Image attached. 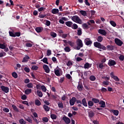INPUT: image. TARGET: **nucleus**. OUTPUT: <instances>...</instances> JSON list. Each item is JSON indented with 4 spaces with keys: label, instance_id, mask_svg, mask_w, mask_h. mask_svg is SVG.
<instances>
[{
    "label": "nucleus",
    "instance_id": "f257e3e1",
    "mask_svg": "<svg viewBox=\"0 0 124 124\" xmlns=\"http://www.w3.org/2000/svg\"><path fill=\"white\" fill-rule=\"evenodd\" d=\"M93 46L96 48H98V49H102V50H107L106 47L103 45L101 44L100 43L98 42H95L93 43Z\"/></svg>",
    "mask_w": 124,
    "mask_h": 124
},
{
    "label": "nucleus",
    "instance_id": "f03ea898",
    "mask_svg": "<svg viewBox=\"0 0 124 124\" xmlns=\"http://www.w3.org/2000/svg\"><path fill=\"white\" fill-rule=\"evenodd\" d=\"M72 21L78 24H82V20L78 16H74L71 18Z\"/></svg>",
    "mask_w": 124,
    "mask_h": 124
},
{
    "label": "nucleus",
    "instance_id": "7ed1b4c3",
    "mask_svg": "<svg viewBox=\"0 0 124 124\" xmlns=\"http://www.w3.org/2000/svg\"><path fill=\"white\" fill-rule=\"evenodd\" d=\"M61 71L62 69L59 68V66H57V68L54 69V73L55 75H56V76H61V74H62V73H61Z\"/></svg>",
    "mask_w": 124,
    "mask_h": 124
},
{
    "label": "nucleus",
    "instance_id": "20e7f679",
    "mask_svg": "<svg viewBox=\"0 0 124 124\" xmlns=\"http://www.w3.org/2000/svg\"><path fill=\"white\" fill-rule=\"evenodd\" d=\"M114 42L115 44L117 45L118 46H122L124 44V42H123V41L120 40V39L118 38H115L114 39Z\"/></svg>",
    "mask_w": 124,
    "mask_h": 124
},
{
    "label": "nucleus",
    "instance_id": "39448f33",
    "mask_svg": "<svg viewBox=\"0 0 124 124\" xmlns=\"http://www.w3.org/2000/svg\"><path fill=\"white\" fill-rule=\"evenodd\" d=\"M84 43L85 45L89 46V45H92V44H93V41H92L90 38H86L84 40Z\"/></svg>",
    "mask_w": 124,
    "mask_h": 124
},
{
    "label": "nucleus",
    "instance_id": "423d86ee",
    "mask_svg": "<svg viewBox=\"0 0 124 124\" xmlns=\"http://www.w3.org/2000/svg\"><path fill=\"white\" fill-rule=\"evenodd\" d=\"M0 88L1 91H2V92H4V93H9V88L7 87H5L2 85L0 86Z\"/></svg>",
    "mask_w": 124,
    "mask_h": 124
},
{
    "label": "nucleus",
    "instance_id": "0eeeda50",
    "mask_svg": "<svg viewBox=\"0 0 124 124\" xmlns=\"http://www.w3.org/2000/svg\"><path fill=\"white\" fill-rule=\"evenodd\" d=\"M43 68L46 73H49L50 72V68H49V66H48V65L44 64L43 66Z\"/></svg>",
    "mask_w": 124,
    "mask_h": 124
},
{
    "label": "nucleus",
    "instance_id": "6e6552de",
    "mask_svg": "<svg viewBox=\"0 0 124 124\" xmlns=\"http://www.w3.org/2000/svg\"><path fill=\"white\" fill-rule=\"evenodd\" d=\"M76 101H77V99L75 98V97H73L72 99L70 100V105L73 106V105L75 104Z\"/></svg>",
    "mask_w": 124,
    "mask_h": 124
},
{
    "label": "nucleus",
    "instance_id": "1a4fd4ad",
    "mask_svg": "<svg viewBox=\"0 0 124 124\" xmlns=\"http://www.w3.org/2000/svg\"><path fill=\"white\" fill-rule=\"evenodd\" d=\"M77 45L78 46H79V47H83V42H82V40L80 39H78L77 40Z\"/></svg>",
    "mask_w": 124,
    "mask_h": 124
},
{
    "label": "nucleus",
    "instance_id": "9d476101",
    "mask_svg": "<svg viewBox=\"0 0 124 124\" xmlns=\"http://www.w3.org/2000/svg\"><path fill=\"white\" fill-rule=\"evenodd\" d=\"M108 64L109 66H113V65H115L117 64V62L112 60H109L108 61Z\"/></svg>",
    "mask_w": 124,
    "mask_h": 124
},
{
    "label": "nucleus",
    "instance_id": "9b49d317",
    "mask_svg": "<svg viewBox=\"0 0 124 124\" xmlns=\"http://www.w3.org/2000/svg\"><path fill=\"white\" fill-rule=\"evenodd\" d=\"M63 121H64L65 124H70V119L68 118V117L66 116H64L62 118Z\"/></svg>",
    "mask_w": 124,
    "mask_h": 124
},
{
    "label": "nucleus",
    "instance_id": "f8f14e48",
    "mask_svg": "<svg viewBox=\"0 0 124 124\" xmlns=\"http://www.w3.org/2000/svg\"><path fill=\"white\" fill-rule=\"evenodd\" d=\"M98 33H100V34H102V35H106V34H107V32H106V31L103 29H99L98 31Z\"/></svg>",
    "mask_w": 124,
    "mask_h": 124
},
{
    "label": "nucleus",
    "instance_id": "ddd939ff",
    "mask_svg": "<svg viewBox=\"0 0 124 124\" xmlns=\"http://www.w3.org/2000/svg\"><path fill=\"white\" fill-rule=\"evenodd\" d=\"M99 105H101L100 107H101V108H105V107H106V104H105V102L103 100H101L99 102Z\"/></svg>",
    "mask_w": 124,
    "mask_h": 124
},
{
    "label": "nucleus",
    "instance_id": "4468645a",
    "mask_svg": "<svg viewBox=\"0 0 124 124\" xmlns=\"http://www.w3.org/2000/svg\"><path fill=\"white\" fill-rule=\"evenodd\" d=\"M81 104L85 107H88V103H87V100L86 98H84L81 101Z\"/></svg>",
    "mask_w": 124,
    "mask_h": 124
},
{
    "label": "nucleus",
    "instance_id": "2eb2a0df",
    "mask_svg": "<svg viewBox=\"0 0 124 124\" xmlns=\"http://www.w3.org/2000/svg\"><path fill=\"white\" fill-rule=\"evenodd\" d=\"M29 60H30V57L28 55H25L22 60V62H29Z\"/></svg>",
    "mask_w": 124,
    "mask_h": 124
},
{
    "label": "nucleus",
    "instance_id": "dca6fc26",
    "mask_svg": "<svg viewBox=\"0 0 124 124\" xmlns=\"http://www.w3.org/2000/svg\"><path fill=\"white\" fill-rule=\"evenodd\" d=\"M35 31L38 33L41 32L43 31V27H36L35 28Z\"/></svg>",
    "mask_w": 124,
    "mask_h": 124
},
{
    "label": "nucleus",
    "instance_id": "f3484780",
    "mask_svg": "<svg viewBox=\"0 0 124 124\" xmlns=\"http://www.w3.org/2000/svg\"><path fill=\"white\" fill-rule=\"evenodd\" d=\"M65 24L66 26H67V27H69V28H71L72 27V25H73V23L71 21H67Z\"/></svg>",
    "mask_w": 124,
    "mask_h": 124
},
{
    "label": "nucleus",
    "instance_id": "a211bd4d",
    "mask_svg": "<svg viewBox=\"0 0 124 124\" xmlns=\"http://www.w3.org/2000/svg\"><path fill=\"white\" fill-rule=\"evenodd\" d=\"M106 48L108 51H113L114 50V46L112 45H108Z\"/></svg>",
    "mask_w": 124,
    "mask_h": 124
},
{
    "label": "nucleus",
    "instance_id": "6ab92c4d",
    "mask_svg": "<svg viewBox=\"0 0 124 124\" xmlns=\"http://www.w3.org/2000/svg\"><path fill=\"white\" fill-rule=\"evenodd\" d=\"M77 89L78 91L81 92L83 89V84H82V83H78Z\"/></svg>",
    "mask_w": 124,
    "mask_h": 124
},
{
    "label": "nucleus",
    "instance_id": "aec40b11",
    "mask_svg": "<svg viewBox=\"0 0 124 124\" xmlns=\"http://www.w3.org/2000/svg\"><path fill=\"white\" fill-rule=\"evenodd\" d=\"M43 108L46 112H49V111H50V107H48L46 105H44Z\"/></svg>",
    "mask_w": 124,
    "mask_h": 124
},
{
    "label": "nucleus",
    "instance_id": "412c9836",
    "mask_svg": "<svg viewBox=\"0 0 124 124\" xmlns=\"http://www.w3.org/2000/svg\"><path fill=\"white\" fill-rule=\"evenodd\" d=\"M88 104L89 108H91V107H93V106L94 105V104L93 103V101H89L88 102Z\"/></svg>",
    "mask_w": 124,
    "mask_h": 124
},
{
    "label": "nucleus",
    "instance_id": "4be33fe9",
    "mask_svg": "<svg viewBox=\"0 0 124 124\" xmlns=\"http://www.w3.org/2000/svg\"><path fill=\"white\" fill-rule=\"evenodd\" d=\"M82 28L84 30H88V29H90V26H89L87 23H84L82 24Z\"/></svg>",
    "mask_w": 124,
    "mask_h": 124
},
{
    "label": "nucleus",
    "instance_id": "5701e85b",
    "mask_svg": "<svg viewBox=\"0 0 124 124\" xmlns=\"http://www.w3.org/2000/svg\"><path fill=\"white\" fill-rule=\"evenodd\" d=\"M51 13L52 14H57V13H59V9H53L51 10Z\"/></svg>",
    "mask_w": 124,
    "mask_h": 124
},
{
    "label": "nucleus",
    "instance_id": "b1692460",
    "mask_svg": "<svg viewBox=\"0 0 124 124\" xmlns=\"http://www.w3.org/2000/svg\"><path fill=\"white\" fill-rule=\"evenodd\" d=\"M31 89H27L25 91V94H30V93H31Z\"/></svg>",
    "mask_w": 124,
    "mask_h": 124
},
{
    "label": "nucleus",
    "instance_id": "393cba45",
    "mask_svg": "<svg viewBox=\"0 0 124 124\" xmlns=\"http://www.w3.org/2000/svg\"><path fill=\"white\" fill-rule=\"evenodd\" d=\"M27 88H28V89H32L33 88V84L31 82L29 83L26 85Z\"/></svg>",
    "mask_w": 124,
    "mask_h": 124
},
{
    "label": "nucleus",
    "instance_id": "a878e982",
    "mask_svg": "<svg viewBox=\"0 0 124 124\" xmlns=\"http://www.w3.org/2000/svg\"><path fill=\"white\" fill-rule=\"evenodd\" d=\"M83 32H82V29L78 28V30L77 34L78 35V36H80V35H82V34Z\"/></svg>",
    "mask_w": 124,
    "mask_h": 124
},
{
    "label": "nucleus",
    "instance_id": "bb28decb",
    "mask_svg": "<svg viewBox=\"0 0 124 124\" xmlns=\"http://www.w3.org/2000/svg\"><path fill=\"white\" fill-rule=\"evenodd\" d=\"M97 40L98 42H102V41H103V37L101 36H99L97 37Z\"/></svg>",
    "mask_w": 124,
    "mask_h": 124
},
{
    "label": "nucleus",
    "instance_id": "cd10ccee",
    "mask_svg": "<svg viewBox=\"0 0 124 124\" xmlns=\"http://www.w3.org/2000/svg\"><path fill=\"white\" fill-rule=\"evenodd\" d=\"M92 100L93 103H99V102L100 101H99V99L95 98H92Z\"/></svg>",
    "mask_w": 124,
    "mask_h": 124
},
{
    "label": "nucleus",
    "instance_id": "c85d7f7f",
    "mask_svg": "<svg viewBox=\"0 0 124 124\" xmlns=\"http://www.w3.org/2000/svg\"><path fill=\"white\" fill-rule=\"evenodd\" d=\"M89 117L90 118H93L94 117V113L93 111H91L88 113Z\"/></svg>",
    "mask_w": 124,
    "mask_h": 124
},
{
    "label": "nucleus",
    "instance_id": "c756f323",
    "mask_svg": "<svg viewBox=\"0 0 124 124\" xmlns=\"http://www.w3.org/2000/svg\"><path fill=\"white\" fill-rule=\"evenodd\" d=\"M79 12L82 16H87V12L86 11L80 10Z\"/></svg>",
    "mask_w": 124,
    "mask_h": 124
},
{
    "label": "nucleus",
    "instance_id": "7c9ffc66",
    "mask_svg": "<svg viewBox=\"0 0 124 124\" xmlns=\"http://www.w3.org/2000/svg\"><path fill=\"white\" fill-rule=\"evenodd\" d=\"M35 104L37 106H40L41 105V102H40L39 100H36L35 101Z\"/></svg>",
    "mask_w": 124,
    "mask_h": 124
},
{
    "label": "nucleus",
    "instance_id": "2f4dec72",
    "mask_svg": "<svg viewBox=\"0 0 124 124\" xmlns=\"http://www.w3.org/2000/svg\"><path fill=\"white\" fill-rule=\"evenodd\" d=\"M25 120L27 121V122H28V123H30V124H32V120L30 117H27V118H25Z\"/></svg>",
    "mask_w": 124,
    "mask_h": 124
},
{
    "label": "nucleus",
    "instance_id": "473e14b6",
    "mask_svg": "<svg viewBox=\"0 0 124 124\" xmlns=\"http://www.w3.org/2000/svg\"><path fill=\"white\" fill-rule=\"evenodd\" d=\"M12 107L14 111H16V112H19V109H18V108L16 105H13Z\"/></svg>",
    "mask_w": 124,
    "mask_h": 124
},
{
    "label": "nucleus",
    "instance_id": "72a5a7b5",
    "mask_svg": "<svg viewBox=\"0 0 124 124\" xmlns=\"http://www.w3.org/2000/svg\"><path fill=\"white\" fill-rule=\"evenodd\" d=\"M50 118L52 120H57V115L55 114H51L50 115Z\"/></svg>",
    "mask_w": 124,
    "mask_h": 124
},
{
    "label": "nucleus",
    "instance_id": "f704fd0d",
    "mask_svg": "<svg viewBox=\"0 0 124 124\" xmlns=\"http://www.w3.org/2000/svg\"><path fill=\"white\" fill-rule=\"evenodd\" d=\"M42 62H43L44 63L49 64V63L48 62V59H47V58H43V59L42 60Z\"/></svg>",
    "mask_w": 124,
    "mask_h": 124
},
{
    "label": "nucleus",
    "instance_id": "c9c22d12",
    "mask_svg": "<svg viewBox=\"0 0 124 124\" xmlns=\"http://www.w3.org/2000/svg\"><path fill=\"white\" fill-rule=\"evenodd\" d=\"M12 75L14 78H15L16 79L18 78V74H17V73L14 72L12 73Z\"/></svg>",
    "mask_w": 124,
    "mask_h": 124
},
{
    "label": "nucleus",
    "instance_id": "e433bc0d",
    "mask_svg": "<svg viewBox=\"0 0 124 124\" xmlns=\"http://www.w3.org/2000/svg\"><path fill=\"white\" fill-rule=\"evenodd\" d=\"M37 93L39 97H42V96H43V94H42V92H41L40 91L38 90L37 91Z\"/></svg>",
    "mask_w": 124,
    "mask_h": 124
},
{
    "label": "nucleus",
    "instance_id": "4c0bfd02",
    "mask_svg": "<svg viewBox=\"0 0 124 124\" xmlns=\"http://www.w3.org/2000/svg\"><path fill=\"white\" fill-rule=\"evenodd\" d=\"M50 36L55 38V37H57V34L55 32L51 31L50 32Z\"/></svg>",
    "mask_w": 124,
    "mask_h": 124
},
{
    "label": "nucleus",
    "instance_id": "58836bf2",
    "mask_svg": "<svg viewBox=\"0 0 124 124\" xmlns=\"http://www.w3.org/2000/svg\"><path fill=\"white\" fill-rule=\"evenodd\" d=\"M72 29L73 30H77V29H78V25L75 23L73 24L72 26Z\"/></svg>",
    "mask_w": 124,
    "mask_h": 124
},
{
    "label": "nucleus",
    "instance_id": "ea45409f",
    "mask_svg": "<svg viewBox=\"0 0 124 124\" xmlns=\"http://www.w3.org/2000/svg\"><path fill=\"white\" fill-rule=\"evenodd\" d=\"M58 105L59 108H63V104L62 103V102H58Z\"/></svg>",
    "mask_w": 124,
    "mask_h": 124
},
{
    "label": "nucleus",
    "instance_id": "a19ab883",
    "mask_svg": "<svg viewBox=\"0 0 124 124\" xmlns=\"http://www.w3.org/2000/svg\"><path fill=\"white\" fill-rule=\"evenodd\" d=\"M46 16H47V15L40 14L38 16V17L39 18H45V17L46 18Z\"/></svg>",
    "mask_w": 124,
    "mask_h": 124
},
{
    "label": "nucleus",
    "instance_id": "79ce46f5",
    "mask_svg": "<svg viewBox=\"0 0 124 124\" xmlns=\"http://www.w3.org/2000/svg\"><path fill=\"white\" fill-rule=\"evenodd\" d=\"M109 23H110V25H111V26H112V27H116V26H117V24L116 23V22H115L113 20H110Z\"/></svg>",
    "mask_w": 124,
    "mask_h": 124
},
{
    "label": "nucleus",
    "instance_id": "37998d69",
    "mask_svg": "<svg viewBox=\"0 0 124 124\" xmlns=\"http://www.w3.org/2000/svg\"><path fill=\"white\" fill-rule=\"evenodd\" d=\"M41 89L43 91V92H44V93H46V91H47V89H46V87L44 85H42L41 86Z\"/></svg>",
    "mask_w": 124,
    "mask_h": 124
},
{
    "label": "nucleus",
    "instance_id": "c03bdc74",
    "mask_svg": "<svg viewBox=\"0 0 124 124\" xmlns=\"http://www.w3.org/2000/svg\"><path fill=\"white\" fill-rule=\"evenodd\" d=\"M64 50L65 51V52H70V51H71V49H70V48H69V47L68 46H66L64 48Z\"/></svg>",
    "mask_w": 124,
    "mask_h": 124
},
{
    "label": "nucleus",
    "instance_id": "a18cd8bd",
    "mask_svg": "<svg viewBox=\"0 0 124 124\" xmlns=\"http://www.w3.org/2000/svg\"><path fill=\"white\" fill-rule=\"evenodd\" d=\"M90 67H91V66H90V63H89V62H86L84 64V68H85V69L87 68H90Z\"/></svg>",
    "mask_w": 124,
    "mask_h": 124
},
{
    "label": "nucleus",
    "instance_id": "49530a36",
    "mask_svg": "<svg viewBox=\"0 0 124 124\" xmlns=\"http://www.w3.org/2000/svg\"><path fill=\"white\" fill-rule=\"evenodd\" d=\"M95 79H96V78L94 77V76H91L90 77V80L91 81H95Z\"/></svg>",
    "mask_w": 124,
    "mask_h": 124
},
{
    "label": "nucleus",
    "instance_id": "de8ad7c7",
    "mask_svg": "<svg viewBox=\"0 0 124 124\" xmlns=\"http://www.w3.org/2000/svg\"><path fill=\"white\" fill-rule=\"evenodd\" d=\"M112 112L115 116H118V115H119V110H113Z\"/></svg>",
    "mask_w": 124,
    "mask_h": 124
},
{
    "label": "nucleus",
    "instance_id": "09e8293b",
    "mask_svg": "<svg viewBox=\"0 0 124 124\" xmlns=\"http://www.w3.org/2000/svg\"><path fill=\"white\" fill-rule=\"evenodd\" d=\"M67 35H68V34H66V33L62 34H61V37H62V38H64V39H65V38L67 37Z\"/></svg>",
    "mask_w": 124,
    "mask_h": 124
},
{
    "label": "nucleus",
    "instance_id": "8fccbe9b",
    "mask_svg": "<svg viewBox=\"0 0 124 124\" xmlns=\"http://www.w3.org/2000/svg\"><path fill=\"white\" fill-rule=\"evenodd\" d=\"M31 118H32L33 121H34V122H35L36 124H39V121H38V120H37L36 119V118H34V117H33V116L31 115Z\"/></svg>",
    "mask_w": 124,
    "mask_h": 124
},
{
    "label": "nucleus",
    "instance_id": "3c124183",
    "mask_svg": "<svg viewBox=\"0 0 124 124\" xmlns=\"http://www.w3.org/2000/svg\"><path fill=\"white\" fill-rule=\"evenodd\" d=\"M19 124H26V121L23 119H21L19 120Z\"/></svg>",
    "mask_w": 124,
    "mask_h": 124
},
{
    "label": "nucleus",
    "instance_id": "603ef678",
    "mask_svg": "<svg viewBox=\"0 0 124 124\" xmlns=\"http://www.w3.org/2000/svg\"><path fill=\"white\" fill-rule=\"evenodd\" d=\"M67 43L71 46L73 47L74 46V43L72 42L71 41H68Z\"/></svg>",
    "mask_w": 124,
    "mask_h": 124
},
{
    "label": "nucleus",
    "instance_id": "864d4df0",
    "mask_svg": "<svg viewBox=\"0 0 124 124\" xmlns=\"http://www.w3.org/2000/svg\"><path fill=\"white\" fill-rule=\"evenodd\" d=\"M9 33L10 36H12V37H15V33H14L13 32L9 31Z\"/></svg>",
    "mask_w": 124,
    "mask_h": 124
},
{
    "label": "nucleus",
    "instance_id": "5fc2aeb1",
    "mask_svg": "<svg viewBox=\"0 0 124 124\" xmlns=\"http://www.w3.org/2000/svg\"><path fill=\"white\" fill-rule=\"evenodd\" d=\"M26 47H32V44L30 43H27L25 45Z\"/></svg>",
    "mask_w": 124,
    "mask_h": 124
},
{
    "label": "nucleus",
    "instance_id": "6e6d98bb",
    "mask_svg": "<svg viewBox=\"0 0 124 124\" xmlns=\"http://www.w3.org/2000/svg\"><path fill=\"white\" fill-rule=\"evenodd\" d=\"M42 120L45 123H48V121H49V119H48V118L47 117H44Z\"/></svg>",
    "mask_w": 124,
    "mask_h": 124
},
{
    "label": "nucleus",
    "instance_id": "4d7b16f0",
    "mask_svg": "<svg viewBox=\"0 0 124 124\" xmlns=\"http://www.w3.org/2000/svg\"><path fill=\"white\" fill-rule=\"evenodd\" d=\"M32 70H37V69H38V66H36V65H32Z\"/></svg>",
    "mask_w": 124,
    "mask_h": 124
},
{
    "label": "nucleus",
    "instance_id": "13d9d810",
    "mask_svg": "<svg viewBox=\"0 0 124 124\" xmlns=\"http://www.w3.org/2000/svg\"><path fill=\"white\" fill-rule=\"evenodd\" d=\"M15 37H16V36H17L18 37H19V36H20L21 35V32H16L15 33Z\"/></svg>",
    "mask_w": 124,
    "mask_h": 124
},
{
    "label": "nucleus",
    "instance_id": "bf43d9fd",
    "mask_svg": "<svg viewBox=\"0 0 124 124\" xmlns=\"http://www.w3.org/2000/svg\"><path fill=\"white\" fill-rule=\"evenodd\" d=\"M52 54V52L51 51V50L48 49L47 50L46 55L49 57V56H51Z\"/></svg>",
    "mask_w": 124,
    "mask_h": 124
},
{
    "label": "nucleus",
    "instance_id": "052dcab7",
    "mask_svg": "<svg viewBox=\"0 0 124 124\" xmlns=\"http://www.w3.org/2000/svg\"><path fill=\"white\" fill-rule=\"evenodd\" d=\"M24 70L25 72H27V73H29V72H30V71H31V70L30 69V68H28V67H25L24 68Z\"/></svg>",
    "mask_w": 124,
    "mask_h": 124
},
{
    "label": "nucleus",
    "instance_id": "680f3d73",
    "mask_svg": "<svg viewBox=\"0 0 124 124\" xmlns=\"http://www.w3.org/2000/svg\"><path fill=\"white\" fill-rule=\"evenodd\" d=\"M114 80H115V81H116V82H119L120 81V78H119L117 76H115L114 78H113Z\"/></svg>",
    "mask_w": 124,
    "mask_h": 124
},
{
    "label": "nucleus",
    "instance_id": "e2e57ef3",
    "mask_svg": "<svg viewBox=\"0 0 124 124\" xmlns=\"http://www.w3.org/2000/svg\"><path fill=\"white\" fill-rule=\"evenodd\" d=\"M3 112H5V113H8V112H9V109L6 108H3Z\"/></svg>",
    "mask_w": 124,
    "mask_h": 124
},
{
    "label": "nucleus",
    "instance_id": "0e129e2a",
    "mask_svg": "<svg viewBox=\"0 0 124 124\" xmlns=\"http://www.w3.org/2000/svg\"><path fill=\"white\" fill-rule=\"evenodd\" d=\"M73 64V63H72V62H71V61H68L67 63V66H71V65H72Z\"/></svg>",
    "mask_w": 124,
    "mask_h": 124
},
{
    "label": "nucleus",
    "instance_id": "69168bd1",
    "mask_svg": "<svg viewBox=\"0 0 124 124\" xmlns=\"http://www.w3.org/2000/svg\"><path fill=\"white\" fill-rule=\"evenodd\" d=\"M119 60L120 61H124V56L122 55V54L120 55V56H119Z\"/></svg>",
    "mask_w": 124,
    "mask_h": 124
},
{
    "label": "nucleus",
    "instance_id": "338daca9",
    "mask_svg": "<svg viewBox=\"0 0 124 124\" xmlns=\"http://www.w3.org/2000/svg\"><path fill=\"white\" fill-rule=\"evenodd\" d=\"M51 97L52 98V99H54V100H56L57 99V95H55L54 94H51Z\"/></svg>",
    "mask_w": 124,
    "mask_h": 124
},
{
    "label": "nucleus",
    "instance_id": "774afa93",
    "mask_svg": "<svg viewBox=\"0 0 124 124\" xmlns=\"http://www.w3.org/2000/svg\"><path fill=\"white\" fill-rule=\"evenodd\" d=\"M21 99H22V100H26V99H27V95L25 94L21 96Z\"/></svg>",
    "mask_w": 124,
    "mask_h": 124
}]
</instances>
